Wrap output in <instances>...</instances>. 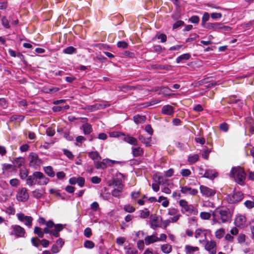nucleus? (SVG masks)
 <instances>
[{"mask_svg": "<svg viewBox=\"0 0 254 254\" xmlns=\"http://www.w3.org/2000/svg\"><path fill=\"white\" fill-rule=\"evenodd\" d=\"M117 46L120 48L126 49L128 47V44L124 41H120L118 42Z\"/></svg>", "mask_w": 254, "mask_h": 254, "instance_id": "nucleus-53", "label": "nucleus"}, {"mask_svg": "<svg viewBox=\"0 0 254 254\" xmlns=\"http://www.w3.org/2000/svg\"><path fill=\"white\" fill-rule=\"evenodd\" d=\"M152 68L155 69L159 70H166L170 71L172 70L173 66L171 65H163L159 64H156L152 65Z\"/></svg>", "mask_w": 254, "mask_h": 254, "instance_id": "nucleus-22", "label": "nucleus"}, {"mask_svg": "<svg viewBox=\"0 0 254 254\" xmlns=\"http://www.w3.org/2000/svg\"><path fill=\"white\" fill-rule=\"evenodd\" d=\"M211 152V149H209L207 147L204 146V148L202 150L201 154L202 157L205 159H208L209 154Z\"/></svg>", "mask_w": 254, "mask_h": 254, "instance_id": "nucleus-39", "label": "nucleus"}, {"mask_svg": "<svg viewBox=\"0 0 254 254\" xmlns=\"http://www.w3.org/2000/svg\"><path fill=\"white\" fill-rule=\"evenodd\" d=\"M161 112L164 115L172 116L175 113V109L170 105H164L162 108Z\"/></svg>", "mask_w": 254, "mask_h": 254, "instance_id": "nucleus-18", "label": "nucleus"}, {"mask_svg": "<svg viewBox=\"0 0 254 254\" xmlns=\"http://www.w3.org/2000/svg\"><path fill=\"white\" fill-rule=\"evenodd\" d=\"M154 51L158 54H161L164 50H165V48H163L159 45H154L153 47Z\"/></svg>", "mask_w": 254, "mask_h": 254, "instance_id": "nucleus-44", "label": "nucleus"}, {"mask_svg": "<svg viewBox=\"0 0 254 254\" xmlns=\"http://www.w3.org/2000/svg\"><path fill=\"white\" fill-rule=\"evenodd\" d=\"M17 217L20 222L23 223L28 228L32 226L33 218L30 216H26L24 213H20L17 214Z\"/></svg>", "mask_w": 254, "mask_h": 254, "instance_id": "nucleus-9", "label": "nucleus"}, {"mask_svg": "<svg viewBox=\"0 0 254 254\" xmlns=\"http://www.w3.org/2000/svg\"><path fill=\"white\" fill-rule=\"evenodd\" d=\"M110 163H111L112 164H119L120 163V162L106 158L103 159L102 161H100V160L96 161L95 162L94 165L97 169L104 170L107 167L108 165L109 166L111 165Z\"/></svg>", "mask_w": 254, "mask_h": 254, "instance_id": "nucleus-8", "label": "nucleus"}, {"mask_svg": "<svg viewBox=\"0 0 254 254\" xmlns=\"http://www.w3.org/2000/svg\"><path fill=\"white\" fill-rule=\"evenodd\" d=\"M209 14L207 12H205L202 17L201 26L205 28V26H206V24H207L206 22L209 20Z\"/></svg>", "mask_w": 254, "mask_h": 254, "instance_id": "nucleus-37", "label": "nucleus"}, {"mask_svg": "<svg viewBox=\"0 0 254 254\" xmlns=\"http://www.w3.org/2000/svg\"><path fill=\"white\" fill-rule=\"evenodd\" d=\"M194 237L195 238H211L212 234L209 230L198 229L195 231Z\"/></svg>", "mask_w": 254, "mask_h": 254, "instance_id": "nucleus-13", "label": "nucleus"}, {"mask_svg": "<svg viewBox=\"0 0 254 254\" xmlns=\"http://www.w3.org/2000/svg\"><path fill=\"white\" fill-rule=\"evenodd\" d=\"M34 232L40 238H43L44 234H45L44 232V228L43 229V230H42V228L38 226H35L34 227Z\"/></svg>", "mask_w": 254, "mask_h": 254, "instance_id": "nucleus-30", "label": "nucleus"}, {"mask_svg": "<svg viewBox=\"0 0 254 254\" xmlns=\"http://www.w3.org/2000/svg\"><path fill=\"white\" fill-rule=\"evenodd\" d=\"M1 24L2 26L6 29H9L10 26L9 20L5 16H3L1 18Z\"/></svg>", "mask_w": 254, "mask_h": 254, "instance_id": "nucleus-38", "label": "nucleus"}, {"mask_svg": "<svg viewBox=\"0 0 254 254\" xmlns=\"http://www.w3.org/2000/svg\"><path fill=\"white\" fill-rule=\"evenodd\" d=\"M10 234L18 237H24L25 231L23 228L19 225H12Z\"/></svg>", "mask_w": 254, "mask_h": 254, "instance_id": "nucleus-10", "label": "nucleus"}, {"mask_svg": "<svg viewBox=\"0 0 254 254\" xmlns=\"http://www.w3.org/2000/svg\"><path fill=\"white\" fill-rule=\"evenodd\" d=\"M243 198V193L240 191L235 189L232 193L227 195L226 199L227 201L231 204L236 203Z\"/></svg>", "mask_w": 254, "mask_h": 254, "instance_id": "nucleus-5", "label": "nucleus"}, {"mask_svg": "<svg viewBox=\"0 0 254 254\" xmlns=\"http://www.w3.org/2000/svg\"><path fill=\"white\" fill-rule=\"evenodd\" d=\"M220 30L219 32H225L229 31L232 29V28L228 26H226L224 23L220 22Z\"/></svg>", "mask_w": 254, "mask_h": 254, "instance_id": "nucleus-43", "label": "nucleus"}, {"mask_svg": "<svg viewBox=\"0 0 254 254\" xmlns=\"http://www.w3.org/2000/svg\"><path fill=\"white\" fill-rule=\"evenodd\" d=\"M13 164L17 168L21 167L24 164V159L22 157H18L14 159Z\"/></svg>", "mask_w": 254, "mask_h": 254, "instance_id": "nucleus-35", "label": "nucleus"}, {"mask_svg": "<svg viewBox=\"0 0 254 254\" xmlns=\"http://www.w3.org/2000/svg\"><path fill=\"white\" fill-rule=\"evenodd\" d=\"M224 234V230L222 228L219 229L215 232L216 238H222Z\"/></svg>", "mask_w": 254, "mask_h": 254, "instance_id": "nucleus-47", "label": "nucleus"}, {"mask_svg": "<svg viewBox=\"0 0 254 254\" xmlns=\"http://www.w3.org/2000/svg\"><path fill=\"white\" fill-rule=\"evenodd\" d=\"M235 225L237 227L243 228L246 225V218L243 215L238 216L235 220Z\"/></svg>", "mask_w": 254, "mask_h": 254, "instance_id": "nucleus-14", "label": "nucleus"}, {"mask_svg": "<svg viewBox=\"0 0 254 254\" xmlns=\"http://www.w3.org/2000/svg\"><path fill=\"white\" fill-rule=\"evenodd\" d=\"M230 177L234 178L237 184L242 186L246 179V173L240 166L233 167L230 173Z\"/></svg>", "mask_w": 254, "mask_h": 254, "instance_id": "nucleus-3", "label": "nucleus"}, {"mask_svg": "<svg viewBox=\"0 0 254 254\" xmlns=\"http://www.w3.org/2000/svg\"><path fill=\"white\" fill-rule=\"evenodd\" d=\"M211 17L213 19L217 20L222 17V14L221 13L219 12H213L211 13Z\"/></svg>", "mask_w": 254, "mask_h": 254, "instance_id": "nucleus-56", "label": "nucleus"}, {"mask_svg": "<svg viewBox=\"0 0 254 254\" xmlns=\"http://www.w3.org/2000/svg\"><path fill=\"white\" fill-rule=\"evenodd\" d=\"M110 105L108 102L105 101H102L99 103H95L93 105L89 106L87 109L91 112H93L98 110L104 109L107 107L110 106Z\"/></svg>", "mask_w": 254, "mask_h": 254, "instance_id": "nucleus-11", "label": "nucleus"}, {"mask_svg": "<svg viewBox=\"0 0 254 254\" xmlns=\"http://www.w3.org/2000/svg\"><path fill=\"white\" fill-rule=\"evenodd\" d=\"M32 195L34 198L37 199L40 198L42 197L43 194L40 192V190L39 189H36L35 190L32 191Z\"/></svg>", "mask_w": 254, "mask_h": 254, "instance_id": "nucleus-48", "label": "nucleus"}, {"mask_svg": "<svg viewBox=\"0 0 254 254\" xmlns=\"http://www.w3.org/2000/svg\"><path fill=\"white\" fill-rule=\"evenodd\" d=\"M31 241L33 245L36 247H38L40 245H42L44 247H47L49 244V242L46 239L41 241L40 239H31Z\"/></svg>", "mask_w": 254, "mask_h": 254, "instance_id": "nucleus-20", "label": "nucleus"}, {"mask_svg": "<svg viewBox=\"0 0 254 254\" xmlns=\"http://www.w3.org/2000/svg\"><path fill=\"white\" fill-rule=\"evenodd\" d=\"M181 191L185 194L195 195L198 193V190L195 189H192L188 186L181 187Z\"/></svg>", "mask_w": 254, "mask_h": 254, "instance_id": "nucleus-17", "label": "nucleus"}, {"mask_svg": "<svg viewBox=\"0 0 254 254\" xmlns=\"http://www.w3.org/2000/svg\"><path fill=\"white\" fill-rule=\"evenodd\" d=\"M190 55L189 54V53H186V54H183L181 55H180V56H179L177 59H176V63L177 64H179V63H185L186 61L189 60L190 58Z\"/></svg>", "mask_w": 254, "mask_h": 254, "instance_id": "nucleus-25", "label": "nucleus"}, {"mask_svg": "<svg viewBox=\"0 0 254 254\" xmlns=\"http://www.w3.org/2000/svg\"><path fill=\"white\" fill-rule=\"evenodd\" d=\"M219 128L221 131L227 132L229 129L230 126L227 123L224 122L220 124Z\"/></svg>", "mask_w": 254, "mask_h": 254, "instance_id": "nucleus-41", "label": "nucleus"}, {"mask_svg": "<svg viewBox=\"0 0 254 254\" xmlns=\"http://www.w3.org/2000/svg\"><path fill=\"white\" fill-rule=\"evenodd\" d=\"M45 173L49 177L53 178L55 176V172L53 168L50 166H48L44 168Z\"/></svg>", "mask_w": 254, "mask_h": 254, "instance_id": "nucleus-29", "label": "nucleus"}, {"mask_svg": "<svg viewBox=\"0 0 254 254\" xmlns=\"http://www.w3.org/2000/svg\"><path fill=\"white\" fill-rule=\"evenodd\" d=\"M200 217L203 220H208L211 217V214L209 212H201L200 214Z\"/></svg>", "mask_w": 254, "mask_h": 254, "instance_id": "nucleus-52", "label": "nucleus"}, {"mask_svg": "<svg viewBox=\"0 0 254 254\" xmlns=\"http://www.w3.org/2000/svg\"><path fill=\"white\" fill-rule=\"evenodd\" d=\"M33 178L34 185H46L49 181V179L45 176L43 173L39 171L33 172Z\"/></svg>", "mask_w": 254, "mask_h": 254, "instance_id": "nucleus-6", "label": "nucleus"}, {"mask_svg": "<svg viewBox=\"0 0 254 254\" xmlns=\"http://www.w3.org/2000/svg\"><path fill=\"white\" fill-rule=\"evenodd\" d=\"M245 206L249 209L254 207V201L251 200H247L244 203Z\"/></svg>", "mask_w": 254, "mask_h": 254, "instance_id": "nucleus-64", "label": "nucleus"}, {"mask_svg": "<svg viewBox=\"0 0 254 254\" xmlns=\"http://www.w3.org/2000/svg\"><path fill=\"white\" fill-rule=\"evenodd\" d=\"M76 181V184H77L80 187L82 188L84 186L85 184V179L84 178L81 177H78L77 178Z\"/></svg>", "mask_w": 254, "mask_h": 254, "instance_id": "nucleus-54", "label": "nucleus"}, {"mask_svg": "<svg viewBox=\"0 0 254 254\" xmlns=\"http://www.w3.org/2000/svg\"><path fill=\"white\" fill-rule=\"evenodd\" d=\"M218 176V173L214 170L208 169L206 170L202 176L203 177L209 179L211 180L214 179Z\"/></svg>", "mask_w": 254, "mask_h": 254, "instance_id": "nucleus-19", "label": "nucleus"}, {"mask_svg": "<svg viewBox=\"0 0 254 254\" xmlns=\"http://www.w3.org/2000/svg\"><path fill=\"white\" fill-rule=\"evenodd\" d=\"M189 21L193 24L198 23L200 19L199 17L197 15H193L191 16L189 19Z\"/></svg>", "mask_w": 254, "mask_h": 254, "instance_id": "nucleus-51", "label": "nucleus"}, {"mask_svg": "<svg viewBox=\"0 0 254 254\" xmlns=\"http://www.w3.org/2000/svg\"><path fill=\"white\" fill-rule=\"evenodd\" d=\"M16 198L18 201L25 202L29 198V194L27 190L25 188H22L17 192Z\"/></svg>", "mask_w": 254, "mask_h": 254, "instance_id": "nucleus-12", "label": "nucleus"}, {"mask_svg": "<svg viewBox=\"0 0 254 254\" xmlns=\"http://www.w3.org/2000/svg\"><path fill=\"white\" fill-rule=\"evenodd\" d=\"M28 176V172L27 169H21L19 172V176L22 180H26Z\"/></svg>", "mask_w": 254, "mask_h": 254, "instance_id": "nucleus-42", "label": "nucleus"}, {"mask_svg": "<svg viewBox=\"0 0 254 254\" xmlns=\"http://www.w3.org/2000/svg\"><path fill=\"white\" fill-rule=\"evenodd\" d=\"M133 121L136 124H142L146 121V118L145 116L136 115L133 117Z\"/></svg>", "mask_w": 254, "mask_h": 254, "instance_id": "nucleus-28", "label": "nucleus"}, {"mask_svg": "<svg viewBox=\"0 0 254 254\" xmlns=\"http://www.w3.org/2000/svg\"><path fill=\"white\" fill-rule=\"evenodd\" d=\"M29 166L35 169H37L42 164V161L39 159L38 154L31 152L29 155Z\"/></svg>", "mask_w": 254, "mask_h": 254, "instance_id": "nucleus-7", "label": "nucleus"}, {"mask_svg": "<svg viewBox=\"0 0 254 254\" xmlns=\"http://www.w3.org/2000/svg\"><path fill=\"white\" fill-rule=\"evenodd\" d=\"M76 49L73 46H69L63 50V53L66 54L71 55L75 53Z\"/></svg>", "mask_w": 254, "mask_h": 254, "instance_id": "nucleus-40", "label": "nucleus"}, {"mask_svg": "<svg viewBox=\"0 0 254 254\" xmlns=\"http://www.w3.org/2000/svg\"><path fill=\"white\" fill-rule=\"evenodd\" d=\"M184 24V22L182 20L177 21L173 25L174 29H177Z\"/></svg>", "mask_w": 254, "mask_h": 254, "instance_id": "nucleus-62", "label": "nucleus"}, {"mask_svg": "<svg viewBox=\"0 0 254 254\" xmlns=\"http://www.w3.org/2000/svg\"><path fill=\"white\" fill-rule=\"evenodd\" d=\"M132 152L133 156L138 157L141 156L143 154V151L142 149L139 147L132 148Z\"/></svg>", "mask_w": 254, "mask_h": 254, "instance_id": "nucleus-32", "label": "nucleus"}, {"mask_svg": "<svg viewBox=\"0 0 254 254\" xmlns=\"http://www.w3.org/2000/svg\"><path fill=\"white\" fill-rule=\"evenodd\" d=\"M162 251L165 254H169L172 250V247L171 245L166 244L162 245L161 247Z\"/></svg>", "mask_w": 254, "mask_h": 254, "instance_id": "nucleus-34", "label": "nucleus"}, {"mask_svg": "<svg viewBox=\"0 0 254 254\" xmlns=\"http://www.w3.org/2000/svg\"><path fill=\"white\" fill-rule=\"evenodd\" d=\"M220 22H215V23H207L206 26H205V28L209 29V30H213L215 31L219 32L220 30Z\"/></svg>", "mask_w": 254, "mask_h": 254, "instance_id": "nucleus-21", "label": "nucleus"}, {"mask_svg": "<svg viewBox=\"0 0 254 254\" xmlns=\"http://www.w3.org/2000/svg\"><path fill=\"white\" fill-rule=\"evenodd\" d=\"M88 157L94 161V164L96 161L101 160L102 158L99 153L97 151H90L88 152Z\"/></svg>", "mask_w": 254, "mask_h": 254, "instance_id": "nucleus-24", "label": "nucleus"}, {"mask_svg": "<svg viewBox=\"0 0 254 254\" xmlns=\"http://www.w3.org/2000/svg\"><path fill=\"white\" fill-rule=\"evenodd\" d=\"M82 128L85 135H88L92 131V126L89 123H86L82 125Z\"/></svg>", "mask_w": 254, "mask_h": 254, "instance_id": "nucleus-26", "label": "nucleus"}, {"mask_svg": "<svg viewBox=\"0 0 254 254\" xmlns=\"http://www.w3.org/2000/svg\"><path fill=\"white\" fill-rule=\"evenodd\" d=\"M123 190H120L118 189H114L112 191V195L115 197L119 198L120 196L121 193L122 191Z\"/></svg>", "mask_w": 254, "mask_h": 254, "instance_id": "nucleus-57", "label": "nucleus"}, {"mask_svg": "<svg viewBox=\"0 0 254 254\" xmlns=\"http://www.w3.org/2000/svg\"><path fill=\"white\" fill-rule=\"evenodd\" d=\"M122 134L124 136V140L125 142L131 145H137V140L135 138L130 136H125L124 133H122Z\"/></svg>", "mask_w": 254, "mask_h": 254, "instance_id": "nucleus-27", "label": "nucleus"}, {"mask_svg": "<svg viewBox=\"0 0 254 254\" xmlns=\"http://www.w3.org/2000/svg\"><path fill=\"white\" fill-rule=\"evenodd\" d=\"M63 153L64 155H65L68 159L71 160L74 158V155L72 153V152L67 149H63Z\"/></svg>", "mask_w": 254, "mask_h": 254, "instance_id": "nucleus-46", "label": "nucleus"}, {"mask_svg": "<svg viewBox=\"0 0 254 254\" xmlns=\"http://www.w3.org/2000/svg\"><path fill=\"white\" fill-rule=\"evenodd\" d=\"M199 156L198 154L190 155L188 156V161L191 164L196 163L199 159Z\"/></svg>", "mask_w": 254, "mask_h": 254, "instance_id": "nucleus-36", "label": "nucleus"}, {"mask_svg": "<svg viewBox=\"0 0 254 254\" xmlns=\"http://www.w3.org/2000/svg\"><path fill=\"white\" fill-rule=\"evenodd\" d=\"M213 220L218 223H229L231 222L232 213L227 207L217 208L212 213Z\"/></svg>", "mask_w": 254, "mask_h": 254, "instance_id": "nucleus-1", "label": "nucleus"}, {"mask_svg": "<svg viewBox=\"0 0 254 254\" xmlns=\"http://www.w3.org/2000/svg\"><path fill=\"white\" fill-rule=\"evenodd\" d=\"M200 190L202 195L206 197L212 196L215 194V190L203 185L200 186Z\"/></svg>", "mask_w": 254, "mask_h": 254, "instance_id": "nucleus-15", "label": "nucleus"}, {"mask_svg": "<svg viewBox=\"0 0 254 254\" xmlns=\"http://www.w3.org/2000/svg\"><path fill=\"white\" fill-rule=\"evenodd\" d=\"M139 140L143 144L145 145L146 146H150L151 145L150 140H151V137L149 136V137L146 138L143 135H140L138 137Z\"/></svg>", "mask_w": 254, "mask_h": 254, "instance_id": "nucleus-31", "label": "nucleus"}, {"mask_svg": "<svg viewBox=\"0 0 254 254\" xmlns=\"http://www.w3.org/2000/svg\"><path fill=\"white\" fill-rule=\"evenodd\" d=\"M113 185L116 187V189L123 190L124 188V185L122 182L121 180L119 179L114 180L113 182Z\"/></svg>", "mask_w": 254, "mask_h": 254, "instance_id": "nucleus-33", "label": "nucleus"}, {"mask_svg": "<svg viewBox=\"0 0 254 254\" xmlns=\"http://www.w3.org/2000/svg\"><path fill=\"white\" fill-rule=\"evenodd\" d=\"M215 247L216 243L212 240L207 241L205 245V249L208 251L210 254H216V251Z\"/></svg>", "mask_w": 254, "mask_h": 254, "instance_id": "nucleus-16", "label": "nucleus"}, {"mask_svg": "<svg viewBox=\"0 0 254 254\" xmlns=\"http://www.w3.org/2000/svg\"><path fill=\"white\" fill-rule=\"evenodd\" d=\"M38 221L40 225H45V227H47L48 223L49 222V220L47 221L44 218L42 217L39 218Z\"/></svg>", "mask_w": 254, "mask_h": 254, "instance_id": "nucleus-58", "label": "nucleus"}, {"mask_svg": "<svg viewBox=\"0 0 254 254\" xmlns=\"http://www.w3.org/2000/svg\"><path fill=\"white\" fill-rule=\"evenodd\" d=\"M150 214V211L147 210V209L145 208V210H142L140 211V217L143 218H147L149 217Z\"/></svg>", "mask_w": 254, "mask_h": 254, "instance_id": "nucleus-55", "label": "nucleus"}, {"mask_svg": "<svg viewBox=\"0 0 254 254\" xmlns=\"http://www.w3.org/2000/svg\"><path fill=\"white\" fill-rule=\"evenodd\" d=\"M145 130L150 135V136H151L153 133V129L152 128L151 126L149 124H148L145 126Z\"/></svg>", "mask_w": 254, "mask_h": 254, "instance_id": "nucleus-61", "label": "nucleus"}, {"mask_svg": "<svg viewBox=\"0 0 254 254\" xmlns=\"http://www.w3.org/2000/svg\"><path fill=\"white\" fill-rule=\"evenodd\" d=\"M26 183L28 186L30 187L34 185L33 174L32 175L28 176L26 180Z\"/></svg>", "mask_w": 254, "mask_h": 254, "instance_id": "nucleus-45", "label": "nucleus"}, {"mask_svg": "<svg viewBox=\"0 0 254 254\" xmlns=\"http://www.w3.org/2000/svg\"><path fill=\"white\" fill-rule=\"evenodd\" d=\"M100 196L105 200H109L110 198V194L107 192L101 193Z\"/></svg>", "mask_w": 254, "mask_h": 254, "instance_id": "nucleus-63", "label": "nucleus"}, {"mask_svg": "<svg viewBox=\"0 0 254 254\" xmlns=\"http://www.w3.org/2000/svg\"><path fill=\"white\" fill-rule=\"evenodd\" d=\"M124 209L125 211L128 213L133 212L135 210L134 207L129 204L125 205L124 207Z\"/></svg>", "mask_w": 254, "mask_h": 254, "instance_id": "nucleus-50", "label": "nucleus"}, {"mask_svg": "<svg viewBox=\"0 0 254 254\" xmlns=\"http://www.w3.org/2000/svg\"><path fill=\"white\" fill-rule=\"evenodd\" d=\"M155 37L158 39H160L161 43H164L167 40V36L164 33L157 34Z\"/></svg>", "mask_w": 254, "mask_h": 254, "instance_id": "nucleus-49", "label": "nucleus"}, {"mask_svg": "<svg viewBox=\"0 0 254 254\" xmlns=\"http://www.w3.org/2000/svg\"><path fill=\"white\" fill-rule=\"evenodd\" d=\"M191 174V172L189 169H184L181 170V174L183 177H188Z\"/></svg>", "mask_w": 254, "mask_h": 254, "instance_id": "nucleus-60", "label": "nucleus"}, {"mask_svg": "<svg viewBox=\"0 0 254 254\" xmlns=\"http://www.w3.org/2000/svg\"><path fill=\"white\" fill-rule=\"evenodd\" d=\"M180 205L182 207V212L186 213L188 216L196 215L198 213L197 209L191 204H188V202L185 199H181L179 201Z\"/></svg>", "mask_w": 254, "mask_h": 254, "instance_id": "nucleus-4", "label": "nucleus"}, {"mask_svg": "<svg viewBox=\"0 0 254 254\" xmlns=\"http://www.w3.org/2000/svg\"><path fill=\"white\" fill-rule=\"evenodd\" d=\"M135 236L137 237V238H145V239L158 238L157 236H156L154 235H148L142 231H139L137 232H136L135 233Z\"/></svg>", "mask_w": 254, "mask_h": 254, "instance_id": "nucleus-23", "label": "nucleus"}, {"mask_svg": "<svg viewBox=\"0 0 254 254\" xmlns=\"http://www.w3.org/2000/svg\"><path fill=\"white\" fill-rule=\"evenodd\" d=\"M90 208L94 211H96L99 209V205L97 202L94 201L90 204Z\"/></svg>", "mask_w": 254, "mask_h": 254, "instance_id": "nucleus-59", "label": "nucleus"}, {"mask_svg": "<svg viewBox=\"0 0 254 254\" xmlns=\"http://www.w3.org/2000/svg\"><path fill=\"white\" fill-rule=\"evenodd\" d=\"M65 224H55L53 220H49L47 227L44 228L46 234H49L51 237L59 238L61 233L71 232L65 227Z\"/></svg>", "mask_w": 254, "mask_h": 254, "instance_id": "nucleus-2", "label": "nucleus"}]
</instances>
